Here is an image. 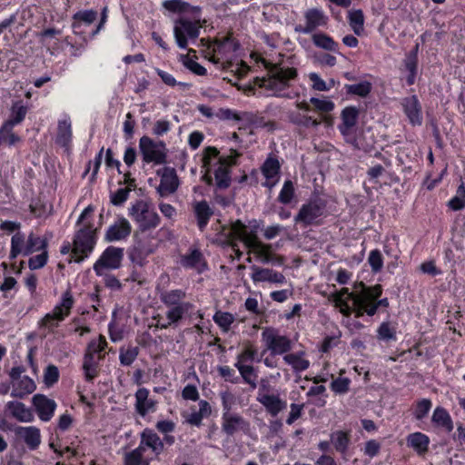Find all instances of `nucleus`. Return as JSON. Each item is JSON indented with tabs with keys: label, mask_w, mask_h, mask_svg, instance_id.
<instances>
[{
	"label": "nucleus",
	"mask_w": 465,
	"mask_h": 465,
	"mask_svg": "<svg viewBox=\"0 0 465 465\" xmlns=\"http://www.w3.org/2000/svg\"><path fill=\"white\" fill-rule=\"evenodd\" d=\"M267 76L258 79V84L272 92L277 97L292 99L298 95V93L291 90L292 82L298 77L297 69L284 66L282 64H270L265 65Z\"/></svg>",
	"instance_id": "1"
},
{
	"label": "nucleus",
	"mask_w": 465,
	"mask_h": 465,
	"mask_svg": "<svg viewBox=\"0 0 465 465\" xmlns=\"http://www.w3.org/2000/svg\"><path fill=\"white\" fill-rule=\"evenodd\" d=\"M258 227L255 224L248 231L247 226L242 221L237 220L232 223V232L250 249L249 253L252 252L262 263L282 265L284 258L272 253V245L264 243L258 239Z\"/></svg>",
	"instance_id": "2"
},
{
	"label": "nucleus",
	"mask_w": 465,
	"mask_h": 465,
	"mask_svg": "<svg viewBox=\"0 0 465 465\" xmlns=\"http://www.w3.org/2000/svg\"><path fill=\"white\" fill-rule=\"evenodd\" d=\"M94 213V207L88 205L80 214L76 225L80 226L75 232L73 240L72 252L75 256L74 262H81L93 252L96 244V229L91 222L84 221Z\"/></svg>",
	"instance_id": "3"
},
{
	"label": "nucleus",
	"mask_w": 465,
	"mask_h": 465,
	"mask_svg": "<svg viewBox=\"0 0 465 465\" xmlns=\"http://www.w3.org/2000/svg\"><path fill=\"white\" fill-rule=\"evenodd\" d=\"M74 299L70 289L66 290L61 297L60 302L54 306L53 311L46 313L38 322V327L43 331L44 336L53 333L67 316L70 315L74 307Z\"/></svg>",
	"instance_id": "4"
},
{
	"label": "nucleus",
	"mask_w": 465,
	"mask_h": 465,
	"mask_svg": "<svg viewBox=\"0 0 465 465\" xmlns=\"http://www.w3.org/2000/svg\"><path fill=\"white\" fill-rule=\"evenodd\" d=\"M382 293V287L380 284L371 286V289L365 290L361 294L355 297V316L361 317L366 313L368 316H373L379 307L388 308L389 300L387 298L380 299Z\"/></svg>",
	"instance_id": "5"
},
{
	"label": "nucleus",
	"mask_w": 465,
	"mask_h": 465,
	"mask_svg": "<svg viewBox=\"0 0 465 465\" xmlns=\"http://www.w3.org/2000/svg\"><path fill=\"white\" fill-rule=\"evenodd\" d=\"M128 214L142 232L155 229L161 222L159 214L149 203L143 200H137L133 203L128 209Z\"/></svg>",
	"instance_id": "6"
},
{
	"label": "nucleus",
	"mask_w": 465,
	"mask_h": 465,
	"mask_svg": "<svg viewBox=\"0 0 465 465\" xmlns=\"http://www.w3.org/2000/svg\"><path fill=\"white\" fill-rule=\"evenodd\" d=\"M193 21L180 18L175 21L173 27V35L177 45L181 49H186L188 45V38L195 40L200 35L202 27L200 14H192Z\"/></svg>",
	"instance_id": "7"
},
{
	"label": "nucleus",
	"mask_w": 465,
	"mask_h": 465,
	"mask_svg": "<svg viewBox=\"0 0 465 465\" xmlns=\"http://www.w3.org/2000/svg\"><path fill=\"white\" fill-rule=\"evenodd\" d=\"M326 201L321 197L311 198L302 204L294 217L295 223H302L303 226L318 224L319 219L326 213Z\"/></svg>",
	"instance_id": "8"
},
{
	"label": "nucleus",
	"mask_w": 465,
	"mask_h": 465,
	"mask_svg": "<svg viewBox=\"0 0 465 465\" xmlns=\"http://www.w3.org/2000/svg\"><path fill=\"white\" fill-rule=\"evenodd\" d=\"M262 341L265 345V350L271 352L272 356L277 354H285L292 350V341L284 335H281L276 329L265 328L262 332Z\"/></svg>",
	"instance_id": "9"
},
{
	"label": "nucleus",
	"mask_w": 465,
	"mask_h": 465,
	"mask_svg": "<svg viewBox=\"0 0 465 465\" xmlns=\"http://www.w3.org/2000/svg\"><path fill=\"white\" fill-rule=\"evenodd\" d=\"M139 149L143 161L147 163L163 164L166 162V148L163 142L156 143L152 138L143 135L139 140Z\"/></svg>",
	"instance_id": "10"
},
{
	"label": "nucleus",
	"mask_w": 465,
	"mask_h": 465,
	"mask_svg": "<svg viewBox=\"0 0 465 465\" xmlns=\"http://www.w3.org/2000/svg\"><path fill=\"white\" fill-rule=\"evenodd\" d=\"M124 259V249L108 246L94 264V271L98 276L104 275V270H116L120 268Z\"/></svg>",
	"instance_id": "11"
},
{
	"label": "nucleus",
	"mask_w": 465,
	"mask_h": 465,
	"mask_svg": "<svg viewBox=\"0 0 465 465\" xmlns=\"http://www.w3.org/2000/svg\"><path fill=\"white\" fill-rule=\"evenodd\" d=\"M239 48L240 44L231 35L216 39L213 43L209 60L215 64H219L221 60H230Z\"/></svg>",
	"instance_id": "12"
},
{
	"label": "nucleus",
	"mask_w": 465,
	"mask_h": 465,
	"mask_svg": "<svg viewBox=\"0 0 465 465\" xmlns=\"http://www.w3.org/2000/svg\"><path fill=\"white\" fill-rule=\"evenodd\" d=\"M240 153L232 149L231 154L227 157L219 158V166L214 171L215 187L217 190H225L230 187L232 183L230 166L234 164Z\"/></svg>",
	"instance_id": "13"
},
{
	"label": "nucleus",
	"mask_w": 465,
	"mask_h": 465,
	"mask_svg": "<svg viewBox=\"0 0 465 465\" xmlns=\"http://www.w3.org/2000/svg\"><path fill=\"white\" fill-rule=\"evenodd\" d=\"M251 429L250 422L237 412L222 414V430L228 437H232L238 432L249 433Z\"/></svg>",
	"instance_id": "14"
},
{
	"label": "nucleus",
	"mask_w": 465,
	"mask_h": 465,
	"mask_svg": "<svg viewBox=\"0 0 465 465\" xmlns=\"http://www.w3.org/2000/svg\"><path fill=\"white\" fill-rule=\"evenodd\" d=\"M305 25H297L294 31L300 34H313L314 31L321 26H326L328 24V16L319 8H311L304 13Z\"/></svg>",
	"instance_id": "15"
},
{
	"label": "nucleus",
	"mask_w": 465,
	"mask_h": 465,
	"mask_svg": "<svg viewBox=\"0 0 465 465\" xmlns=\"http://www.w3.org/2000/svg\"><path fill=\"white\" fill-rule=\"evenodd\" d=\"M132 232V226L124 217L118 218L111 224L104 234V240L108 242L125 240Z\"/></svg>",
	"instance_id": "16"
},
{
	"label": "nucleus",
	"mask_w": 465,
	"mask_h": 465,
	"mask_svg": "<svg viewBox=\"0 0 465 465\" xmlns=\"http://www.w3.org/2000/svg\"><path fill=\"white\" fill-rule=\"evenodd\" d=\"M280 169L281 165L278 159L270 155L261 167V172L266 179L262 185L272 190L279 181Z\"/></svg>",
	"instance_id": "17"
},
{
	"label": "nucleus",
	"mask_w": 465,
	"mask_h": 465,
	"mask_svg": "<svg viewBox=\"0 0 465 465\" xmlns=\"http://www.w3.org/2000/svg\"><path fill=\"white\" fill-rule=\"evenodd\" d=\"M32 402L41 420L49 421L53 418L56 409V403L54 400L43 394H35L32 399Z\"/></svg>",
	"instance_id": "18"
},
{
	"label": "nucleus",
	"mask_w": 465,
	"mask_h": 465,
	"mask_svg": "<svg viewBox=\"0 0 465 465\" xmlns=\"http://www.w3.org/2000/svg\"><path fill=\"white\" fill-rule=\"evenodd\" d=\"M252 280L253 282H270L275 284H283L286 282L285 276L277 271L270 268H262L256 265L251 267Z\"/></svg>",
	"instance_id": "19"
},
{
	"label": "nucleus",
	"mask_w": 465,
	"mask_h": 465,
	"mask_svg": "<svg viewBox=\"0 0 465 465\" xmlns=\"http://www.w3.org/2000/svg\"><path fill=\"white\" fill-rule=\"evenodd\" d=\"M179 186V180L173 168L165 167L161 175L160 184L157 193L161 197L167 196L176 192Z\"/></svg>",
	"instance_id": "20"
},
{
	"label": "nucleus",
	"mask_w": 465,
	"mask_h": 465,
	"mask_svg": "<svg viewBox=\"0 0 465 465\" xmlns=\"http://www.w3.org/2000/svg\"><path fill=\"white\" fill-rule=\"evenodd\" d=\"M403 111L412 125L422 124L421 105L416 95L408 96L402 99Z\"/></svg>",
	"instance_id": "21"
},
{
	"label": "nucleus",
	"mask_w": 465,
	"mask_h": 465,
	"mask_svg": "<svg viewBox=\"0 0 465 465\" xmlns=\"http://www.w3.org/2000/svg\"><path fill=\"white\" fill-rule=\"evenodd\" d=\"M15 434L18 439L22 440L31 450H36L41 444V432L35 426L16 427L15 429Z\"/></svg>",
	"instance_id": "22"
},
{
	"label": "nucleus",
	"mask_w": 465,
	"mask_h": 465,
	"mask_svg": "<svg viewBox=\"0 0 465 465\" xmlns=\"http://www.w3.org/2000/svg\"><path fill=\"white\" fill-rule=\"evenodd\" d=\"M149 390L146 388H140L135 392V411L142 416H146L149 412H154L156 410L157 401L149 397Z\"/></svg>",
	"instance_id": "23"
},
{
	"label": "nucleus",
	"mask_w": 465,
	"mask_h": 465,
	"mask_svg": "<svg viewBox=\"0 0 465 465\" xmlns=\"http://www.w3.org/2000/svg\"><path fill=\"white\" fill-rule=\"evenodd\" d=\"M257 401L260 402L272 417H276L281 411L287 408V402L281 399L279 394H257Z\"/></svg>",
	"instance_id": "24"
},
{
	"label": "nucleus",
	"mask_w": 465,
	"mask_h": 465,
	"mask_svg": "<svg viewBox=\"0 0 465 465\" xmlns=\"http://www.w3.org/2000/svg\"><path fill=\"white\" fill-rule=\"evenodd\" d=\"M139 446L142 447L143 450H145L146 448L151 449L156 456L160 455L164 449L163 441L157 433L151 429H144L142 431Z\"/></svg>",
	"instance_id": "25"
},
{
	"label": "nucleus",
	"mask_w": 465,
	"mask_h": 465,
	"mask_svg": "<svg viewBox=\"0 0 465 465\" xmlns=\"http://www.w3.org/2000/svg\"><path fill=\"white\" fill-rule=\"evenodd\" d=\"M193 211L196 218L197 226L201 232H203L213 215V211L205 200L193 203Z\"/></svg>",
	"instance_id": "26"
},
{
	"label": "nucleus",
	"mask_w": 465,
	"mask_h": 465,
	"mask_svg": "<svg viewBox=\"0 0 465 465\" xmlns=\"http://www.w3.org/2000/svg\"><path fill=\"white\" fill-rule=\"evenodd\" d=\"M180 263L183 268L195 269L199 272L206 267L203 253L199 249H190L188 253L181 257Z\"/></svg>",
	"instance_id": "27"
},
{
	"label": "nucleus",
	"mask_w": 465,
	"mask_h": 465,
	"mask_svg": "<svg viewBox=\"0 0 465 465\" xmlns=\"http://www.w3.org/2000/svg\"><path fill=\"white\" fill-rule=\"evenodd\" d=\"M193 308V304L190 302L183 303L176 306L168 307L166 312V319L168 322L161 325L162 329H167L170 326H176L183 316Z\"/></svg>",
	"instance_id": "28"
},
{
	"label": "nucleus",
	"mask_w": 465,
	"mask_h": 465,
	"mask_svg": "<svg viewBox=\"0 0 465 465\" xmlns=\"http://www.w3.org/2000/svg\"><path fill=\"white\" fill-rule=\"evenodd\" d=\"M359 114V109L355 106H347L341 111V124L338 126V129L341 134H348L350 131L356 125Z\"/></svg>",
	"instance_id": "29"
},
{
	"label": "nucleus",
	"mask_w": 465,
	"mask_h": 465,
	"mask_svg": "<svg viewBox=\"0 0 465 465\" xmlns=\"http://www.w3.org/2000/svg\"><path fill=\"white\" fill-rule=\"evenodd\" d=\"M12 387L13 390L11 396L14 398L23 399L26 395L33 393L36 388V385L34 380L28 376H24L15 382H13Z\"/></svg>",
	"instance_id": "30"
},
{
	"label": "nucleus",
	"mask_w": 465,
	"mask_h": 465,
	"mask_svg": "<svg viewBox=\"0 0 465 465\" xmlns=\"http://www.w3.org/2000/svg\"><path fill=\"white\" fill-rule=\"evenodd\" d=\"M312 41L317 48L340 54L339 44L335 42L332 37L323 32H314L312 35Z\"/></svg>",
	"instance_id": "31"
},
{
	"label": "nucleus",
	"mask_w": 465,
	"mask_h": 465,
	"mask_svg": "<svg viewBox=\"0 0 465 465\" xmlns=\"http://www.w3.org/2000/svg\"><path fill=\"white\" fill-rule=\"evenodd\" d=\"M72 126L69 118L58 121L57 134L55 143L62 146L68 148L72 141Z\"/></svg>",
	"instance_id": "32"
},
{
	"label": "nucleus",
	"mask_w": 465,
	"mask_h": 465,
	"mask_svg": "<svg viewBox=\"0 0 465 465\" xmlns=\"http://www.w3.org/2000/svg\"><path fill=\"white\" fill-rule=\"evenodd\" d=\"M11 415L21 422H31L35 417L32 411L20 401H9L6 405Z\"/></svg>",
	"instance_id": "33"
},
{
	"label": "nucleus",
	"mask_w": 465,
	"mask_h": 465,
	"mask_svg": "<svg viewBox=\"0 0 465 465\" xmlns=\"http://www.w3.org/2000/svg\"><path fill=\"white\" fill-rule=\"evenodd\" d=\"M219 155V151L216 147L207 146L203 153V165L202 167L206 169V173L203 175L202 180L208 185H213V180L211 176L210 168L212 164V160L216 158Z\"/></svg>",
	"instance_id": "34"
},
{
	"label": "nucleus",
	"mask_w": 465,
	"mask_h": 465,
	"mask_svg": "<svg viewBox=\"0 0 465 465\" xmlns=\"http://www.w3.org/2000/svg\"><path fill=\"white\" fill-rule=\"evenodd\" d=\"M159 297L160 301L166 307L176 306L187 302H183L186 297V293L181 289L163 291L160 292Z\"/></svg>",
	"instance_id": "35"
},
{
	"label": "nucleus",
	"mask_w": 465,
	"mask_h": 465,
	"mask_svg": "<svg viewBox=\"0 0 465 465\" xmlns=\"http://www.w3.org/2000/svg\"><path fill=\"white\" fill-rule=\"evenodd\" d=\"M97 18V12L94 10H83L78 11L73 15L74 23L72 27L74 29V34H78L82 24H85L87 25L93 24Z\"/></svg>",
	"instance_id": "36"
},
{
	"label": "nucleus",
	"mask_w": 465,
	"mask_h": 465,
	"mask_svg": "<svg viewBox=\"0 0 465 465\" xmlns=\"http://www.w3.org/2000/svg\"><path fill=\"white\" fill-rule=\"evenodd\" d=\"M211 412L212 409L209 402L204 400H201L199 401V411L189 414L185 420L191 425L200 427L202 425L203 419L210 416Z\"/></svg>",
	"instance_id": "37"
},
{
	"label": "nucleus",
	"mask_w": 465,
	"mask_h": 465,
	"mask_svg": "<svg viewBox=\"0 0 465 465\" xmlns=\"http://www.w3.org/2000/svg\"><path fill=\"white\" fill-rule=\"evenodd\" d=\"M163 6L173 13H201V8L199 6H193L183 0H165L163 2Z\"/></svg>",
	"instance_id": "38"
},
{
	"label": "nucleus",
	"mask_w": 465,
	"mask_h": 465,
	"mask_svg": "<svg viewBox=\"0 0 465 465\" xmlns=\"http://www.w3.org/2000/svg\"><path fill=\"white\" fill-rule=\"evenodd\" d=\"M234 366L239 371L244 383L248 384L252 390L256 389L258 374L254 367L252 364L240 363H234Z\"/></svg>",
	"instance_id": "39"
},
{
	"label": "nucleus",
	"mask_w": 465,
	"mask_h": 465,
	"mask_svg": "<svg viewBox=\"0 0 465 465\" xmlns=\"http://www.w3.org/2000/svg\"><path fill=\"white\" fill-rule=\"evenodd\" d=\"M430 439L421 432H414L408 436L407 444L409 447L421 454L428 450Z\"/></svg>",
	"instance_id": "40"
},
{
	"label": "nucleus",
	"mask_w": 465,
	"mask_h": 465,
	"mask_svg": "<svg viewBox=\"0 0 465 465\" xmlns=\"http://www.w3.org/2000/svg\"><path fill=\"white\" fill-rule=\"evenodd\" d=\"M304 352L289 353L283 356V361L292 366L293 371L301 372L307 370L310 361L303 358Z\"/></svg>",
	"instance_id": "41"
},
{
	"label": "nucleus",
	"mask_w": 465,
	"mask_h": 465,
	"mask_svg": "<svg viewBox=\"0 0 465 465\" xmlns=\"http://www.w3.org/2000/svg\"><path fill=\"white\" fill-rule=\"evenodd\" d=\"M431 420L439 427L445 428L449 432L453 430V422L449 412L442 407H437L432 414Z\"/></svg>",
	"instance_id": "42"
},
{
	"label": "nucleus",
	"mask_w": 465,
	"mask_h": 465,
	"mask_svg": "<svg viewBox=\"0 0 465 465\" xmlns=\"http://www.w3.org/2000/svg\"><path fill=\"white\" fill-rule=\"evenodd\" d=\"M25 252H26L25 236L23 232H17L12 236V239H11L10 259H15L19 254L26 256Z\"/></svg>",
	"instance_id": "43"
},
{
	"label": "nucleus",
	"mask_w": 465,
	"mask_h": 465,
	"mask_svg": "<svg viewBox=\"0 0 465 465\" xmlns=\"http://www.w3.org/2000/svg\"><path fill=\"white\" fill-rule=\"evenodd\" d=\"M348 22L356 35L364 32V15L362 10L356 9L349 12Z\"/></svg>",
	"instance_id": "44"
},
{
	"label": "nucleus",
	"mask_w": 465,
	"mask_h": 465,
	"mask_svg": "<svg viewBox=\"0 0 465 465\" xmlns=\"http://www.w3.org/2000/svg\"><path fill=\"white\" fill-rule=\"evenodd\" d=\"M347 94L357 95L362 98L367 97L372 89V84L369 81H362L359 84H345Z\"/></svg>",
	"instance_id": "45"
},
{
	"label": "nucleus",
	"mask_w": 465,
	"mask_h": 465,
	"mask_svg": "<svg viewBox=\"0 0 465 465\" xmlns=\"http://www.w3.org/2000/svg\"><path fill=\"white\" fill-rule=\"evenodd\" d=\"M150 252L142 246H133L128 250V258L134 265L142 268L146 263L147 256Z\"/></svg>",
	"instance_id": "46"
},
{
	"label": "nucleus",
	"mask_w": 465,
	"mask_h": 465,
	"mask_svg": "<svg viewBox=\"0 0 465 465\" xmlns=\"http://www.w3.org/2000/svg\"><path fill=\"white\" fill-rule=\"evenodd\" d=\"M331 441L338 452L345 453L350 443V437L347 432L337 430L331 434Z\"/></svg>",
	"instance_id": "47"
},
{
	"label": "nucleus",
	"mask_w": 465,
	"mask_h": 465,
	"mask_svg": "<svg viewBox=\"0 0 465 465\" xmlns=\"http://www.w3.org/2000/svg\"><path fill=\"white\" fill-rule=\"evenodd\" d=\"M14 124L5 122L0 127V139L3 143L12 146L20 141V137L13 132Z\"/></svg>",
	"instance_id": "48"
},
{
	"label": "nucleus",
	"mask_w": 465,
	"mask_h": 465,
	"mask_svg": "<svg viewBox=\"0 0 465 465\" xmlns=\"http://www.w3.org/2000/svg\"><path fill=\"white\" fill-rule=\"evenodd\" d=\"M260 361L261 359L257 358V350L252 344H247L237 355L235 363L252 364L253 361L259 362Z\"/></svg>",
	"instance_id": "49"
},
{
	"label": "nucleus",
	"mask_w": 465,
	"mask_h": 465,
	"mask_svg": "<svg viewBox=\"0 0 465 465\" xmlns=\"http://www.w3.org/2000/svg\"><path fill=\"white\" fill-rule=\"evenodd\" d=\"M46 247L47 242L45 239H42L34 232H30L26 240L25 255L28 256L35 252L46 250Z\"/></svg>",
	"instance_id": "50"
},
{
	"label": "nucleus",
	"mask_w": 465,
	"mask_h": 465,
	"mask_svg": "<svg viewBox=\"0 0 465 465\" xmlns=\"http://www.w3.org/2000/svg\"><path fill=\"white\" fill-rule=\"evenodd\" d=\"M94 356L92 352H86L84 357L83 369L84 371V376L86 381H91L94 377H96L97 366Z\"/></svg>",
	"instance_id": "51"
},
{
	"label": "nucleus",
	"mask_w": 465,
	"mask_h": 465,
	"mask_svg": "<svg viewBox=\"0 0 465 465\" xmlns=\"http://www.w3.org/2000/svg\"><path fill=\"white\" fill-rule=\"evenodd\" d=\"M144 450L138 446L136 449L124 455V465H149V461L143 458Z\"/></svg>",
	"instance_id": "52"
},
{
	"label": "nucleus",
	"mask_w": 465,
	"mask_h": 465,
	"mask_svg": "<svg viewBox=\"0 0 465 465\" xmlns=\"http://www.w3.org/2000/svg\"><path fill=\"white\" fill-rule=\"evenodd\" d=\"M213 320L223 331L227 332L235 318L231 312L218 311L214 313Z\"/></svg>",
	"instance_id": "53"
},
{
	"label": "nucleus",
	"mask_w": 465,
	"mask_h": 465,
	"mask_svg": "<svg viewBox=\"0 0 465 465\" xmlns=\"http://www.w3.org/2000/svg\"><path fill=\"white\" fill-rule=\"evenodd\" d=\"M448 206L453 211H460L465 207V183L460 182L456 195L448 202Z\"/></svg>",
	"instance_id": "54"
},
{
	"label": "nucleus",
	"mask_w": 465,
	"mask_h": 465,
	"mask_svg": "<svg viewBox=\"0 0 465 465\" xmlns=\"http://www.w3.org/2000/svg\"><path fill=\"white\" fill-rule=\"evenodd\" d=\"M431 407H432V402L430 400H429V399L419 400L414 404L412 415L416 420H421L428 415Z\"/></svg>",
	"instance_id": "55"
},
{
	"label": "nucleus",
	"mask_w": 465,
	"mask_h": 465,
	"mask_svg": "<svg viewBox=\"0 0 465 465\" xmlns=\"http://www.w3.org/2000/svg\"><path fill=\"white\" fill-rule=\"evenodd\" d=\"M27 114V107L23 104L22 101L15 102L11 109V117L7 123L16 125L23 122Z\"/></svg>",
	"instance_id": "56"
},
{
	"label": "nucleus",
	"mask_w": 465,
	"mask_h": 465,
	"mask_svg": "<svg viewBox=\"0 0 465 465\" xmlns=\"http://www.w3.org/2000/svg\"><path fill=\"white\" fill-rule=\"evenodd\" d=\"M139 348L137 346H130L128 348H121L119 360L122 365L130 366L137 358Z\"/></svg>",
	"instance_id": "57"
},
{
	"label": "nucleus",
	"mask_w": 465,
	"mask_h": 465,
	"mask_svg": "<svg viewBox=\"0 0 465 465\" xmlns=\"http://www.w3.org/2000/svg\"><path fill=\"white\" fill-rule=\"evenodd\" d=\"M377 337L381 341H395L396 329L389 322H383L377 330Z\"/></svg>",
	"instance_id": "58"
},
{
	"label": "nucleus",
	"mask_w": 465,
	"mask_h": 465,
	"mask_svg": "<svg viewBox=\"0 0 465 465\" xmlns=\"http://www.w3.org/2000/svg\"><path fill=\"white\" fill-rule=\"evenodd\" d=\"M294 185L291 180L284 182L283 186L279 193L278 201L283 204H288L294 197Z\"/></svg>",
	"instance_id": "59"
},
{
	"label": "nucleus",
	"mask_w": 465,
	"mask_h": 465,
	"mask_svg": "<svg viewBox=\"0 0 465 465\" xmlns=\"http://www.w3.org/2000/svg\"><path fill=\"white\" fill-rule=\"evenodd\" d=\"M180 60L183 63V64L187 69L192 71L193 74H195L197 75H200V76H203V75L206 74V73H207L206 69L203 66H202L200 64H198L197 62H195L193 59L189 58L188 55L181 54L180 55Z\"/></svg>",
	"instance_id": "60"
},
{
	"label": "nucleus",
	"mask_w": 465,
	"mask_h": 465,
	"mask_svg": "<svg viewBox=\"0 0 465 465\" xmlns=\"http://www.w3.org/2000/svg\"><path fill=\"white\" fill-rule=\"evenodd\" d=\"M368 262L371 268L372 272L377 273L381 272L383 267V258L381 252L377 249L372 250L369 254Z\"/></svg>",
	"instance_id": "61"
},
{
	"label": "nucleus",
	"mask_w": 465,
	"mask_h": 465,
	"mask_svg": "<svg viewBox=\"0 0 465 465\" xmlns=\"http://www.w3.org/2000/svg\"><path fill=\"white\" fill-rule=\"evenodd\" d=\"M292 122L303 126V127H317L320 125L321 121L313 118L312 116L297 114L292 117Z\"/></svg>",
	"instance_id": "62"
},
{
	"label": "nucleus",
	"mask_w": 465,
	"mask_h": 465,
	"mask_svg": "<svg viewBox=\"0 0 465 465\" xmlns=\"http://www.w3.org/2000/svg\"><path fill=\"white\" fill-rule=\"evenodd\" d=\"M59 370L55 365H48L44 373V382L47 387H52L58 381Z\"/></svg>",
	"instance_id": "63"
},
{
	"label": "nucleus",
	"mask_w": 465,
	"mask_h": 465,
	"mask_svg": "<svg viewBox=\"0 0 465 465\" xmlns=\"http://www.w3.org/2000/svg\"><path fill=\"white\" fill-rule=\"evenodd\" d=\"M220 398L222 401L223 413H232V409L235 403L234 395L228 390L220 392Z\"/></svg>",
	"instance_id": "64"
}]
</instances>
